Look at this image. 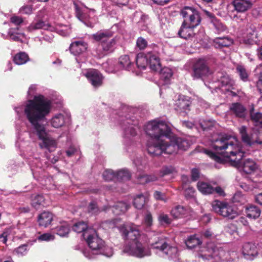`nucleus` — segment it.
<instances>
[{
	"mask_svg": "<svg viewBox=\"0 0 262 262\" xmlns=\"http://www.w3.org/2000/svg\"><path fill=\"white\" fill-rule=\"evenodd\" d=\"M40 29H43L50 31H53L55 30L54 26L49 24H46L44 21L41 20L32 22L27 29L29 32H32Z\"/></svg>",
	"mask_w": 262,
	"mask_h": 262,
	"instance_id": "nucleus-21",
	"label": "nucleus"
},
{
	"mask_svg": "<svg viewBox=\"0 0 262 262\" xmlns=\"http://www.w3.org/2000/svg\"><path fill=\"white\" fill-rule=\"evenodd\" d=\"M236 70L241 79L244 81H247L248 75L245 68L243 66L239 65L237 67Z\"/></svg>",
	"mask_w": 262,
	"mask_h": 262,
	"instance_id": "nucleus-50",
	"label": "nucleus"
},
{
	"mask_svg": "<svg viewBox=\"0 0 262 262\" xmlns=\"http://www.w3.org/2000/svg\"><path fill=\"white\" fill-rule=\"evenodd\" d=\"M202 243L200 238L195 235H191L189 236L185 241V244L189 249H193L199 246Z\"/></svg>",
	"mask_w": 262,
	"mask_h": 262,
	"instance_id": "nucleus-35",
	"label": "nucleus"
},
{
	"mask_svg": "<svg viewBox=\"0 0 262 262\" xmlns=\"http://www.w3.org/2000/svg\"><path fill=\"white\" fill-rule=\"evenodd\" d=\"M102 66L105 71L110 73H115L119 70L118 66H116L115 62L111 59L103 63Z\"/></svg>",
	"mask_w": 262,
	"mask_h": 262,
	"instance_id": "nucleus-33",
	"label": "nucleus"
},
{
	"mask_svg": "<svg viewBox=\"0 0 262 262\" xmlns=\"http://www.w3.org/2000/svg\"><path fill=\"white\" fill-rule=\"evenodd\" d=\"M133 66V62L131 61L128 55H123L119 59V70L124 69L129 70Z\"/></svg>",
	"mask_w": 262,
	"mask_h": 262,
	"instance_id": "nucleus-30",
	"label": "nucleus"
},
{
	"mask_svg": "<svg viewBox=\"0 0 262 262\" xmlns=\"http://www.w3.org/2000/svg\"><path fill=\"white\" fill-rule=\"evenodd\" d=\"M232 114L239 118H244L246 115V108L239 103H233L230 107Z\"/></svg>",
	"mask_w": 262,
	"mask_h": 262,
	"instance_id": "nucleus-23",
	"label": "nucleus"
},
{
	"mask_svg": "<svg viewBox=\"0 0 262 262\" xmlns=\"http://www.w3.org/2000/svg\"><path fill=\"white\" fill-rule=\"evenodd\" d=\"M18 28H11L8 31V36L10 39L14 41H21V39L25 37V34L18 32Z\"/></svg>",
	"mask_w": 262,
	"mask_h": 262,
	"instance_id": "nucleus-32",
	"label": "nucleus"
},
{
	"mask_svg": "<svg viewBox=\"0 0 262 262\" xmlns=\"http://www.w3.org/2000/svg\"><path fill=\"white\" fill-rule=\"evenodd\" d=\"M206 61L204 59L198 60L194 66L193 76L194 78H200L210 74Z\"/></svg>",
	"mask_w": 262,
	"mask_h": 262,
	"instance_id": "nucleus-14",
	"label": "nucleus"
},
{
	"mask_svg": "<svg viewBox=\"0 0 262 262\" xmlns=\"http://www.w3.org/2000/svg\"><path fill=\"white\" fill-rule=\"evenodd\" d=\"M19 11L21 14H30L32 12V8L31 6H25L20 9Z\"/></svg>",
	"mask_w": 262,
	"mask_h": 262,
	"instance_id": "nucleus-61",
	"label": "nucleus"
},
{
	"mask_svg": "<svg viewBox=\"0 0 262 262\" xmlns=\"http://www.w3.org/2000/svg\"><path fill=\"white\" fill-rule=\"evenodd\" d=\"M243 254L246 259H253L258 254L257 246L252 243H245L243 247Z\"/></svg>",
	"mask_w": 262,
	"mask_h": 262,
	"instance_id": "nucleus-18",
	"label": "nucleus"
},
{
	"mask_svg": "<svg viewBox=\"0 0 262 262\" xmlns=\"http://www.w3.org/2000/svg\"><path fill=\"white\" fill-rule=\"evenodd\" d=\"M67 119V116L62 113H59L53 116L50 122L52 127L58 128L63 126Z\"/></svg>",
	"mask_w": 262,
	"mask_h": 262,
	"instance_id": "nucleus-22",
	"label": "nucleus"
},
{
	"mask_svg": "<svg viewBox=\"0 0 262 262\" xmlns=\"http://www.w3.org/2000/svg\"><path fill=\"white\" fill-rule=\"evenodd\" d=\"M50 111L51 106L49 102L42 97H38L35 100L30 102L25 111L35 133L42 141L40 143L41 148L52 151L57 147V141L47 133L44 125L39 123L50 113Z\"/></svg>",
	"mask_w": 262,
	"mask_h": 262,
	"instance_id": "nucleus-3",
	"label": "nucleus"
},
{
	"mask_svg": "<svg viewBox=\"0 0 262 262\" xmlns=\"http://www.w3.org/2000/svg\"><path fill=\"white\" fill-rule=\"evenodd\" d=\"M191 101L188 97L180 96L176 101L175 110L179 113L186 114L190 110Z\"/></svg>",
	"mask_w": 262,
	"mask_h": 262,
	"instance_id": "nucleus-16",
	"label": "nucleus"
},
{
	"mask_svg": "<svg viewBox=\"0 0 262 262\" xmlns=\"http://www.w3.org/2000/svg\"><path fill=\"white\" fill-rule=\"evenodd\" d=\"M232 5L233 6L235 10L239 13L247 11L252 6L251 1L249 0H233Z\"/></svg>",
	"mask_w": 262,
	"mask_h": 262,
	"instance_id": "nucleus-19",
	"label": "nucleus"
},
{
	"mask_svg": "<svg viewBox=\"0 0 262 262\" xmlns=\"http://www.w3.org/2000/svg\"><path fill=\"white\" fill-rule=\"evenodd\" d=\"M122 127L124 130L123 136L125 142L131 141L137 135L140 129L139 120L136 117L127 115L125 116V119L122 120Z\"/></svg>",
	"mask_w": 262,
	"mask_h": 262,
	"instance_id": "nucleus-11",
	"label": "nucleus"
},
{
	"mask_svg": "<svg viewBox=\"0 0 262 262\" xmlns=\"http://www.w3.org/2000/svg\"><path fill=\"white\" fill-rule=\"evenodd\" d=\"M260 210L255 206H250L246 208V213L248 217L250 219H256L260 216Z\"/></svg>",
	"mask_w": 262,
	"mask_h": 262,
	"instance_id": "nucleus-34",
	"label": "nucleus"
},
{
	"mask_svg": "<svg viewBox=\"0 0 262 262\" xmlns=\"http://www.w3.org/2000/svg\"><path fill=\"white\" fill-rule=\"evenodd\" d=\"M148 194H139L137 195L134 199V205L137 209H142L146 203Z\"/></svg>",
	"mask_w": 262,
	"mask_h": 262,
	"instance_id": "nucleus-29",
	"label": "nucleus"
},
{
	"mask_svg": "<svg viewBox=\"0 0 262 262\" xmlns=\"http://www.w3.org/2000/svg\"><path fill=\"white\" fill-rule=\"evenodd\" d=\"M136 45L140 50H143L147 47V41L144 38L140 37L137 40Z\"/></svg>",
	"mask_w": 262,
	"mask_h": 262,
	"instance_id": "nucleus-54",
	"label": "nucleus"
},
{
	"mask_svg": "<svg viewBox=\"0 0 262 262\" xmlns=\"http://www.w3.org/2000/svg\"><path fill=\"white\" fill-rule=\"evenodd\" d=\"M177 172L176 169L172 166H167L163 167L161 171V176L173 174Z\"/></svg>",
	"mask_w": 262,
	"mask_h": 262,
	"instance_id": "nucleus-51",
	"label": "nucleus"
},
{
	"mask_svg": "<svg viewBox=\"0 0 262 262\" xmlns=\"http://www.w3.org/2000/svg\"><path fill=\"white\" fill-rule=\"evenodd\" d=\"M15 252L18 256H23L27 253V246L21 245L15 249Z\"/></svg>",
	"mask_w": 262,
	"mask_h": 262,
	"instance_id": "nucleus-56",
	"label": "nucleus"
},
{
	"mask_svg": "<svg viewBox=\"0 0 262 262\" xmlns=\"http://www.w3.org/2000/svg\"><path fill=\"white\" fill-rule=\"evenodd\" d=\"M158 221L161 225H169L171 222L169 216L164 213H161L158 216Z\"/></svg>",
	"mask_w": 262,
	"mask_h": 262,
	"instance_id": "nucleus-49",
	"label": "nucleus"
},
{
	"mask_svg": "<svg viewBox=\"0 0 262 262\" xmlns=\"http://www.w3.org/2000/svg\"><path fill=\"white\" fill-rule=\"evenodd\" d=\"M219 82L222 84V86H232L234 83V81L230 78L229 75H224L222 76Z\"/></svg>",
	"mask_w": 262,
	"mask_h": 262,
	"instance_id": "nucleus-47",
	"label": "nucleus"
},
{
	"mask_svg": "<svg viewBox=\"0 0 262 262\" xmlns=\"http://www.w3.org/2000/svg\"><path fill=\"white\" fill-rule=\"evenodd\" d=\"M53 219V215L50 212H43L38 215V222L39 225L45 227H48Z\"/></svg>",
	"mask_w": 262,
	"mask_h": 262,
	"instance_id": "nucleus-25",
	"label": "nucleus"
},
{
	"mask_svg": "<svg viewBox=\"0 0 262 262\" xmlns=\"http://www.w3.org/2000/svg\"><path fill=\"white\" fill-rule=\"evenodd\" d=\"M45 199L42 195L36 194L32 196L31 204L36 209L44 205Z\"/></svg>",
	"mask_w": 262,
	"mask_h": 262,
	"instance_id": "nucleus-38",
	"label": "nucleus"
},
{
	"mask_svg": "<svg viewBox=\"0 0 262 262\" xmlns=\"http://www.w3.org/2000/svg\"><path fill=\"white\" fill-rule=\"evenodd\" d=\"M126 243L123 248L122 252L128 255L142 258L150 255V250L141 242V234L138 227L130 224H123L119 227Z\"/></svg>",
	"mask_w": 262,
	"mask_h": 262,
	"instance_id": "nucleus-4",
	"label": "nucleus"
},
{
	"mask_svg": "<svg viewBox=\"0 0 262 262\" xmlns=\"http://www.w3.org/2000/svg\"><path fill=\"white\" fill-rule=\"evenodd\" d=\"M129 207V205L124 202H117L114 206L104 207L103 210L105 211L111 210L116 215H119L125 212Z\"/></svg>",
	"mask_w": 262,
	"mask_h": 262,
	"instance_id": "nucleus-20",
	"label": "nucleus"
},
{
	"mask_svg": "<svg viewBox=\"0 0 262 262\" xmlns=\"http://www.w3.org/2000/svg\"><path fill=\"white\" fill-rule=\"evenodd\" d=\"M160 80L162 81L163 84H167L169 83L170 78L172 75V72L170 69L167 67H164L159 69Z\"/></svg>",
	"mask_w": 262,
	"mask_h": 262,
	"instance_id": "nucleus-27",
	"label": "nucleus"
},
{
	"mask_svg": "<svg viewBox=\"0 0 262 262\" xmlns=\"http://www.w3.org/2000/svg\"><path fill=\"white\" fill-rule=\"evenodd\" d=\"M211 206L215 213L229 219H233L238 215L232 206L226 202L214 200L212 202Z\"/></svg>",
	"mask_w": 262,
	"mask_h": 262,
	"instance_id": "nucleus-12",
	"label": "nucleus"
},
{
	"mask_svg": "<svg viewBox=\"0 0 262 262\" xmlns=\"http://www.w3.org/2000/svg\"><path fill=\"white\" fill-rule=\"evenodd\" d=\"M111 31H99L92 35V38L100 44L96 49L97 55L101 58L113 51L116 44L115 38L112 37Z\"/></svg>",
	"mask_w": 262,
	"mask_h": 262,
	"instance_id": "nucleus-7",
	"label": "nucleus"
},
{
	"mask_svg": "<svg viewBox=\"0 0 262 262\" xmlns=\"http://www.w3.org/2000/svg\"><path fill=\"white\" fill-rule=\"evenodd\" d=\"M213 25L217 33H220L226 30V27L217 20H214L213 21Z\"/></svg>",
	"mask_w": 262,
	"mask_h": 262,
	"instance_id": "nucleus-53",
	"label": "nucleus"
},
{
	"mask_svg": "<svg viewBox=\"0 0 262 262\" xmlns=\"http://www.w3.org/2000/svg\"><path fill=\"white\" fill-rule=\"evenodd\" d=\"M198 190L203 194H209L214 192V188L209 184L199 181L197 184Z\"/></svg>",
	"mask_w": 262,
	"mask_h": 262,
	"instance_id": "nucleus-31",
	"label": "nucleus"
},
{
	"mask_svg": "<svg viewBox=\"0 0 262 262\" xmlns=\"http://www.w3.org/2000/svg\"><path fill=\"white\" fill-rule=\"evenodd\" d=\"M130 177V174L127 169H121L116 172V180L118 181H126Z\"/></svg>",
	"mask_w": 262,
	"mask_h": 262,
	"instance_id": "nucleus-44",
	"label": "nucleus"
},
{
	"mask_svg": "<svg viewBox=\"0 0 262 262\" xmlns=\"http://www.w3.org/2000/svg\"><path fill=\"white\" fill-rule=\"evenodd\" d=\"M11 22L15 25H19L23 22V20L21 17L17 16H12L10 18Z\"/></svg>",
	"mask_w": 262,
	"mask_h": 262,
	"instance_id": "nucleus-60",
	"label": "nucleus"
},
{
	"mask_svg": "<svg viewBox=\"0 0 262 262\" xmlns=\"http://www.w3.org/2000/svg\"><path fill=\"white\" fill-rule=\"evenodd\" d=\"M171 215L175 219L185 217L189 213V210L182 206H177L173 207L170 211Z\"/></svg>",
	"mask_w": 262,
	"mask_h": 262,
	"instance_id": "nucleus-24",
	"label": "nucleus"
},
{
	"mask_svg": "<svg viewBox=\"0 0 262 262\" xmlns=\"http://www.w3.org/2000/svg\"><path fill=\"white\" fill-rule=\"evenodd\" d=\"M230 254L222 248L217 247L213 243H208L206 246L201 247L198 257L204 262H227L230 261Z\"/></svg>",
	"mask_w": 262,
	"mask_h": 262,
	"instance_id": "nucleus-6",
	"label": "nucleus"
},
{
	"mask_svg": "<svg viewBox=\"0 0 262 262\" xmlns=\"http://www.w3.org/2000/svg\"><path fill=\"white\" fill-rule=\"evenodd\" d=\"M232 39L229 37H216L213 40V45L215 48H222L231 46Z\"/></svg>",
	"mask_w": 262,
	"mask_h": 262,
	"instance_id": "nucleus-26",
	"label": "nucleus"
},
{
	"mask_svg": "<svg viewBox=\"0 0 262 262\" xmlns=\"http://www.w3.org/2000/svg\"><path fill=\"white\" fill-rule=\"evenodd\" d=\"M250 116L255 126L259 127H262V113L259 112L253 113L251 111Z\"/></svg>",
	"mask_w": 262,
	"mask_h": 262,
	"instance_id": "nucleus-41",
	"label": "nucleus"
},
{
	"mask_svg": "<svg viewBox=\"0 0 262 262\" xmlns=\"http://www.w3.org/2000/svg\"><path fill=\"white\" fill-rule=\"evenodd\" d=\"M76 16L80 21H83L87 18L86 12L88 9L86 7L80 8L76 4H74Z\"/></svg>",
	"mask_w": 262,
	"mask_h": 262,
	"instance_id": "nucleus-36",
	"label": "nucleus"
},
{
	"mask_svg": "<svg viewBox=\"0 0 262 262\" xmlns=\"http://www.w3.org/2000/svg\"><path fill=\"white\" fill-rule=\"evenodd\" d=\"M88 210V212L92 214H96L99 211V209L95 202H92L90 203Z\"/></svg>",
	"mask_w": 262,
	"mask_h": 262,
	"instance_id": "nucleus-55",
	"label": "nucleus"
},
{
	"mask_svg": "<svg viewBox=\"0 0 262 262\" xmlns=\"http://www.w3.org/2000/svg\"><path fill=\"white\" fill-rule=\"evenodd\" d=\"M144 130L151 138L147 141V149L152 156L162 153L176 154L179 150H187L190 146L186 139L173 136L170 127L163 120L155 119L149 121Z\"/></svg>",
	"mask_w": 262,
	"mask_h": 262,
	"instance_id": "nucleus-1",
	"label": "nucleus"
},
{
	"mask_svg": "<svg viewBox=\"0 0 262 262\" xmlns=\"http://www.w3.org/2000/svg\"><path fill=\"white\" fill-rule=\"evenodd\" d=\"M138 183L144 184L156 181L157 178L155 175L142 174L138 176Z\"/></svg>",
	"mask_w": 262,
	"mask_h": 262,
	"instance_id": "nucleus-40",
	"label": "nucleus"
},
{
	"mask_svg": "<svg viewBox=\"0 0 262 262\" xmlns=\"http://www.w3.org/2000/svg\"><path fill=\"white\" fill-rule=\"evenodd\" d=\"M200 125L203 130L210 129L213 125V122L208 121H203L200 123Z\"/></svg>",
	"mask_w": 262,
	"mask_h": 262,
	"instance_id": "nucleus-58",
	"label": "nucleus"
},
{
	"mask_svg": "<svg viewBox=\"0 0 262 262\" xmlns=\"http://www.w3.org/2000/svg\"><path fill=\"white\" fill-rule=\"evenodd\" d=\"M88 49V43L82 40L72 42L70 47L71 53L75 56L81 55L85 53Z\"/></svg>",
	"mask_w": 262,
	"mask_h": 262,
	"instance_id": "nucleus-17",
	"label": "nucleus"
},
{
	"mask_svg": "<svg viewBox=\"0 0 262 262\" xmlns=\"http://www.w3.org/2000/svg\"><path fill=\"white\" fill-rule=\"evenodd\" d=\"M160 48L155 46L153 50L148 52L146 55L138 54L136 56V64L141 69H145L147 65H149L151 70L157 71L160 69Z\"/></svg>",
	"mask_w": 262,
	"mask_h": 262,
	"instance_id": "nucleus-8",
	"label": "nucleus"
},
{
	"mask_svg": "<svg viewBox=\"0 0 262 262\" xmlns=\"http://www.w3.org/2000/svg\"><path fill=\"white\" fill-rule=\"evenodd\" d=\"M38 97H43L44 99H45L46 100H47L49 102V103L50 104V106H51V103L50 101L49 100H48V99H47L46 98H45L43 96L41 95L35 96L33 100H29L27 102V103L25 104L24 107H23L22 106H17L15 108V111L16 113H17V114L20 117L23 113H24V114L26 116V118H27V115L25 113V111L26 106L30 103V101L35 100V98ZM27 119H28V118H27Z\"/></svg>",
	"mask_w": 262,
	"mask_h": 262,
	"instance_id": "nucleus-42",
	"label": "nucleus"
},
{
	"mask_svg": "<svg viewBox=\"0 0 262 262\" xmlns=\"http://www.w3.org/2000/svg\"><path fill=\"white\" fill-rule=\"evenodd\" d=\"M194 28V27L189 26L183 23L178 32V34L181 38L188 39L193 35Z\"/></svg>",
	"mask_w": 262,
	"mask_h": 262,
	"instance_id": "nucleus-28",
	"label": "nucleus"
},
{
	"mask_svg": "<svg viewBox=\"0 0 262 262\" xmlns=\"http://www.w3.org/2000/svg\"><path fill=\"white\" fill-rule=\"evenodd\" d=\"M82 235L91 249V251L88 249L82 251L86 257L92 258L94 254H102L108 257L113 255L112 248L105 245L104 241L98 236L96 231L93 228L87 229Z\"/></svg>",
	"mask_w": 262,
	"mask_h": 262,
	"instance_id": "nucleus-5",
	"label": "nucleus"
},
{
	"mask_svg": "<svg viewBox=\"0 0 262 262\" xmlns=\"http://www.w3.org/2000/svg\"><path fill=\"white\" fill-rule=\"evenodd\" d=\"M242 141L246 144L251 146L255 144H262V129L247 128L242 126L238 128Z\"/></svg>",
	"mask_w": 262,
	"mask_h": 262,
	"instance_id": "nucleus-10",
	"label": "nucleus"
},
{
	"mask_svg": "<svg viewBox=\"0 0 262 262\" xmlns=\"http://www.w3.org/2000/svg\"><path fill=\"white\" fill-rule=\"evenodd\" d=\"M55 30L53 31H56L59 34L63 36L69 35L71 32V28L69 26L65 25H58L56 27H54Z\"/></svg>",
	"mask_w": 262,
	"mask_h": 262,
	"instance_id": "nucleus-39",
	"label": "nucleus"
},
{
	"mask_svg": "<svg viewBox=\"0 0 262 262\" xmlns=\"http://www.w3.org/2000/svg\"><path fill=\"white\" fill-rule=\"evenodd\" d=\"M70 228L67 224H64L56 228L57 234L60 236H65L69 232Z\"/></svg>",
	"mask_w": 262,
	"mask_h": 262,
	"instance_id": "nucleus-46",
	"label": "nucleus"
},
{
	"mask_svg": "<svg viewBox=\"0 0 262 262\" xmlns=\"http://www.w3.org/2000/svg\"><path fill=\"white\" fill-rule=\"evenodd\" d=\"M181 15L184 18L183 23L195 28L201 23V18L198 11L195 9L185 7L181 10Z\"/></svg>",
	"mask_w": 262,
	"mask_h": 262,
	"instance_id": "nucleus-13",
	"label": "nucleus"
},
{
	"mask_svg": "<svg viewBox=\"0 0 262 262\" xmlns=\"http://www.w3.org/2000/svg\"><path fill=\"white\" fill-rule=\"evenodd\" d=\"M90 228H88L87 225L83 222L76 223L73 227V230L74 231L77 233L83 232V234L87 229Z\"/></svg>",
	"mask_w": 262,
	"mask_h": 262,
	"instance_id": "nucleus-45",
	"label": "nucleus"
},
{
	"mask_svg": "<svg viewBox=\"0 0 262 262\" xmlns=\"http://www.w3.org/2000/svg\"><path fill=\"white\" fill-rule=\"evenodd\" d=\"M29 60L28 55L25 52H20L14 57V62L18 65L23 64L26 63Z\"/></svg>",
	"mask_w": 262,
	"mask_h": 262,
	"instance_id": "nucleus-37",
	"label": "nucleus"
},
{
	"mask_svg": "<svg viewBox=\"0 0 262 262\" xmlns=\"http://www.w3.org/2000/svg\"><path fill=\"white\" fill-rule=\"evenodd\" d=\"M250 36H248L247 42L252 44L256 41L257 38V33L255 31H253L252 33H250Z\"/></svg>",
	"mask_w": 262,
	"mask_h": 262,
	"instance_id": "nucleus-63",
	"label": "nucleus"
},
{
	"mask_svg": "<svg viewBox=\"0 0 262 262\" xmlns=\"http://www.w3.org/2000/svg\"><path fill=\"white\" fill-rule=\"evenodd\" d=\"M200 177L199 170L196 168H193L191 170V178L193 181L197 180Z\"/></svg>",
	"mask_w": 262,
	"mask_h": 262,
	"instance_id": "nucleus-64",
	"label": "nucleus"
},
{
	"mask_svg": "<svg viewBox=\"0 0 262 262\" xmlns=\"http://www.w3.org/2000/svg\"><path fill=\"white\" fill-rule=\"evenodd\" d=\"M232 201L234 203H238L239 204H244L247 202V199L244 194L241 192H236L232 198Z\"/></svg>",
	"mask_w": 262,
	"mask_h": 262,
	"instance_id": "nucleus-43",
	"label": "nucleus"
},
{
	"mask_svg": "<svg viewBox=\"0 0 262 262\" xmlns=\"http://www.w3.org/2000/svg\"><path fill=\"white\" fill-rule=\"evenodd\" d=\"M152 217L150 212L147 211L144 217L143 224L147 227L149 228L152 225Z\"/></svg>",
	"mask_w": 262,
	"mask_h": 262,
	"instance_id": "nucleus-52",
	"label": "nucleus"
},
{
	"mask_svg": "<svg viewBox=\"0 0 262 262\" xmlns=\"http://www.w3.org/2000/svg\"><path fill=\"white\" fill-rule=\"evenodd\" d=\"M102 176L105 181H110L116 179V172L111 169L106 170L103 172Z\"/></svg>",
	"mask_w": 262,
	"mask_h": 262,
	"instance_id": "nucleus-48",
	"label": "nucleus"
},
{
	"mask_svg": "<svg viewBox=\"0 0 262 262\" xmlns=\"http://www.w3.org/2000/svg\"><path fill=\"white\" fill-rule=\"evenodd\" d=\"M85 76L94 87L97 88L102 84L103 77L98 71L90 69L85 74Z\"/></svg>",
	"mask_w": 262,
	"mask_h": 262,
	"instance_id": "nucleus-15",
	"label": "nucleus"
},
{
	"mask_svg": "<svg viewBox=\"0 0 262 262\" xmlns=\"http://www.w3.org/2000/svg\"><path fill=\"white\" fill-rule=\"evenodd\" d=\"M185 195L186 197L191 198L193 196L194 193V189L193 188L191 187H188L187 188H185Z\"/></svg>",
	"mask_w": 262,
	"mask_h": 262,
	"instance_id": "nucleus-62",
	"label": "nucleus"
},
{
	"mask_svg": "<svg viewBox=\"0 0 262 262\" xmlns=\"http://www.w3.org/2000/svg\"><path fill=\"white\" fill-rule=\"evenodd\" d=\"M54 236L50 233H44L38 237V239L40 241H50L53 240Z\"/></svg>",
	"mask_w": 262,
	"mask_h": 262,
	"instance_id": "nucleus-57",
	"label": "nucleus"
},
{
	"mask_svg": "<svg viewBox=\"0 0 262 262\" xmlns=\"http://www.w3.org/2000/svg\"><path fill=\"white\" fill-rule=\"evenodd\" d=\"M152 247L156 253L160 256L167 257L175 262H178L179 252L177 247L170 246L166 239L161 236L158 240L152 244Z\"/></svg>",
	"mask_w": 262,
	"mask_h": 262,
	"instance_id": "nucleus-9",
	"label": "nucleus"
},
{
	"mask_svg": "<svg viewBox=\"0 0 262 262\" xmlns=\"http://www.w3.org/2000/svg\"><path fill=\"white\" fill-rule=\"evenodd\" d=\"M212 147L214 151L204 149V152L217 162H221V156L228 158L232 164L241 168L245 173H251L256 168L255 162L250 159L242 160L244 152L241 146V143L235 137L223 135L212 141Z\"/></svg>",
	"mask_w": 262,
	"mask_h": 262,
	"instance_id": "nucleus-2",
	"label": "nucleus"
},
{
	"mask_svg": "<svg viewBox=\"0 0 262 262\" xmlns=\"http://www.w3.org/2000/svg\"><path fill=\"white\" fill-rule=\"evenodd\" d=\"M154 198L157 200H161L166 202L167 199L165 196L164 194L160 191H156L154 194Z\"/></svg>",
	"mask_w": 262,
	"mask_h": 262,
	"instance_id": "nucleus-59",
	"label": "nucleus"
}]
</instances>
